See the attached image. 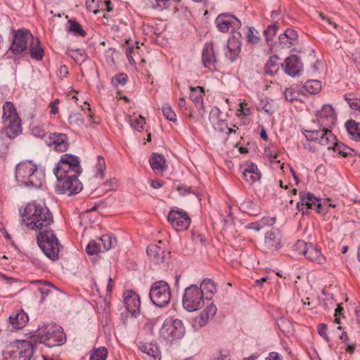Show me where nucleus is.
<instances>
[{"label":"nucleus","mask_w":360,"mask_h":360,"mask_svg":"<svg viewBox=\"0 0 360 360\" xmlns=\"http://www.w3.org/2000/svg\"><path fill=\"white\" fill-rule=\"evenodd\" d=\"M316 117L320 129L304 130L305 137L309 141H318L321 146L328 145L335 140V136L330 130L337 120L334 109L330 105H323L321 110L318 111Z\"/></svg>","instance_id":"nucleus-1"},{"label":"nucleus","mask_w":360,"mask_h":360,"mask_svg":"<svg viewBox=\"0 0 360 360\" xmlns=\"http://www.w3.org/2000/svg\"><path fill=\"white\" fill-rule=\"evenodd\" d=\"M22 222L30 230L48 229L53 223V216L44 202L36 200L27 203L20 214Z\"/></svg>","instance_id":"nucleus-2"},{"label":"nucleus","mask_w":360,"mask_h":360,"mask_svg":"<svg viewBox=\"0 0 360 360\" xmlns=\"http://www.w3.org/2000/svg\"><path fill=\"white\" fill-rule=\"evenodd\" d=\"M15 179L20 186L39 188L44 180V175L38 171L37 166L32 161L25 160L16 165Z\"/></svg>","instance_id":"nucleus-3"},{"label":"nucleus","mask_w":360,"mask_h":360,"mask_svg":"<svg viewBox=\"0 0 360 360\" xmlns=\"http://www.w3.org/2000/svg\"><path fill=\"white\" fill-rule=\"evenodd\" d=\"M32 338L48 347L61 346L66 342L63 328L55 323H46L39 327Z\"/></svg>","instance_id":"nucleus-4"},{"label":"nucleus","mask_w":360,"mask_h":360,"mask_svg":"<svg viewBox=\"0 0 360 360\" xmlns=\"http://www.w3.org/2000/svg\"><path fill=\"white\" fill-rule=\"evenodd\" d=\"M37 243L49 259L52 261L58 259L61 245L51 226L39 231L37 235Z\"/></svg>","instance_id":"nucleus-5"},{"label":"nucleus","mask_w":360,"mask_h":360,"mask_svg":"<svg viewBox=\"0 0 360 360\" xmlns=\"http://www.w3.org/2000/svg\"><path fill=\"white\" fill-rule=\"evenodd\" d=\"M3 110L2 120L6 127L4 131L0 133V136L5 134L9 139H13L22 132L21 120L11 102H6L3 106Z\"/></svg>","instance_id":"nucleus-6"},{"label":"nucleus","mask_w":360,"mask_h":360,"mask_svg":"<svg viewBox=\"0 0 360 360\" xmlns=\"http://www.w3.org/2000/svg\"><path fill=\"white\" fill-rule=\"evenodd\" d=\"M82 172L79 158L70 153L61 155L60 162L54 169L57 179H64L72 174L79 175Z\"/></svg>","instance_id":"nucleus-7"},{"label":"nucleus","mask_w":360,"mask_h":360,"mask_svg":"<svg viewBox=\"0 0 360 360\" xmlns=\"http://www.w3.org/2000/svg\"><path fill=\"white\" fill-rule=\"evenodd\" d=\"M36 345L25 340H17L11 343L5 352V360H30Z\"/></svg>","instance_id":"nucleus-8"},{"label":"nucleus","mask_w":360,"mask_h":360,"mask_svg":"<svg viewBox=\"0 0 360 360\" xmlns=\"http://www.w3.org/2000/svg\"><path fill=\"white\" fill-rule=\"evenodd\" d=\"M149 297L153 304L162 308L167 306L171 300V290L168 283L162 280L154 282L150 289Z\"/></svg>","instance_id":"nucleus-9"},{"label":"nucleus","mask_w":360,"mask_h":360,"mask_svg":"<svg viewBox=\"0 0 360 360\" xmlns=\"http://www.w3.org/2000/svg\"><path fill=\"white\" fill-rule=\"evenodd\" d=\"M204 304L202 289H200L195 285H191L185 289L182 298V304L186 311L189 312L197 311L201 309Z\"/></svg>","instance_id":"nucleus-10"},{"label":"nucleus","mask_w":360,"mask_h":360,"mask_svg":"<svg viewBox=\"0 0 360 360\" xmlns=\"http://www.w3.org/2000/svg\"><path fill=\"white\" fill-rule=\"evenodd\" d=\"M160 336L165 340L172 341L181 338L185 334V328L180 319H167L159 332Z\"/></svg>","instance_id":"nucleus-11"},{"label":"nucleus","mask_w":360,"mask_h":360,"mask_svg":"<svg viewBox=\"0 0 360 360\" xmlns=\"http://www.w3.org/2000/svg\"><path fill=\"white\" fill-rule=\"evenodd\" d=\"M167 221L177 231L187 230L191 224V219L183 210H171L167 215Z\"/></svg>","instance_id":"nucleus-12"},{"label":"nucleus","mask_w":360,"mask_h":360,"mask_svg":"<svg viewBox=\"0 0 360 360\" xmlns=\"http://www.w3.org/2000/svg\"><path fill=\"white\" fill-rule=\"evenodd\" d=\"M215 24L219 31L227 32L230 29L235 34L236 30L240 28L241 22L234 15L224 13L218 15L215 20Z\"/></svg>","instance_id":"nucleus-13"},{"label":"nucleus","mask_w":360,"mask_h":360,"mask_svg":"<svg viewBox=\"0 0 360 360\" xmlns=\"http://www.w3.org/2000/svg\"><path fill=\"white\" fill-rule=\"evenodd\" d=\"M29 39L33 40V36L30 31L25 29L17 30L13 35L10 50L15 55L21 53L27 49Z\"/></svg>","instance_id":"nucleus-14"},{"label":"nucleus","mask_w":360,"mask_h":360,"mask_svg":"<svg viewBox=\"0 0 360 360\" xmlns=\"http://www.w3.org/2000/svg\"><path fill=\"white\" fill-rule=\"evenodd\" d=\"M296 245L298 248H302V252L306 259L319 264L325 262V257L314 243H306L303 240H298Z\"/></svg>","instance_id":"nucleus-15"},{"label":"nucleus","mask_w":360,"mask_h":360,"mask_svg":"<svg viewBox=\"0 0 360 360\" xmlns=\"http://www.w3.org/2000/svg\"><path fill=\"white\" fill-rule=\"evenodd\" d=\"M47 146L53 147L57 152H65L70 147V142L68 136L63 133H51L45 139Z\"/></svg>","instance_id":"nucleus-16"},{"label":"nucleus","mask_w":360,"mask_h":360,"mask_svg":"<svg viewBox=\"0 0 360 360\" xmlns=\"http://www.w3.org/2000/svg\"><path fill=\"white\" fill-rule=\"evenodd\" d=\"M79 175L72 174L64 179H58L60 181L61 193H68L69 195L77 194L82 189V184L79 181Z\"/></svg>","instance_id":"nucleus-17"},{"label":"nucleus","mask_w":360,"mask_h":360,"mask_svg":"<svg viewBox=\"0 0 360 360\" xmlns=\"http://www.w3.org/2000/svg\"><path fill=\"white\" fill-rule=\"evenodd\" d=\"M282 67L285 73L292 77L300 76L303 70V64L300 58L295 54L287 57Z\"/></svg>","instance_id":"nucleus-18"},{"label":"nucleus","mask_w":360,"mask_h":360,"mask_svg":"<svg viewBox=\"0 0 360 360\" xmlns=\"http://www.w3.org/2000/svg\"><path fill=\"white\" fill-rule=\"evenodd\" d=\"M282 234L277 229L267 231L264 237V248L266 251L274 252L282 247Z\"/></svg>","instance_id":"nucleus-19"},{"label":"nucleus","mask_w":360,"mask_h":360,"mask_svg":"<svg viewBox=\"0 0 360 360\" xmlns=\"http://www.w3.org/2000/svg\"><path fill=\"white\" fill-rule=\"evenodd\" d=\"M124 303L127 310L134 316L139 314L140 309V297L139 295L132 291L128 290L124 293Z\"/></svg>","instance_id":"nucleus-20"},{"label":"nucleus","mask_w":360,"mask_h":360,"mask_svg":"<svg viewBox=\"0 0 360 360\" xmlns=\"http://www.w3.org/2000/svg\"><path fill=\"white\" fill-rule=\"evenodd\" d=\"M240 33L236 32L233 34V37L230 38L227 41V51L225 53V56L231 62L236 60V58L238 56L240 52L242 45L240 41Z\"/></svg>","instance_id":"nucleus-21"},{"label":"nucleus","mask_w":360,"mask_h":360,"mask_svg":"<svg viewBox=\"0 0 360 360\" xmlns=\"http://www.w3.org/2000/svg\"><path fill=\"white\" fill-rule=\"evenodd\" d=\"M300 201L297 203V209L302 212L303 214L308 215L309 212L308 210H312L313 207L317 202V201H321V198H319L311 193H300Z\"/></svg>","instance_id":"nucleus-22"},{"label":"nucleus","mask_w":360,"mask_h":360,"mask_svg":"<svg viewBox=\"0 0 360 360\" xmlns=\"http://www.w3.org/2000/svg\"><path fill=\"white\" fill-rule=\"evenodd\" d=\"M139 349L144 354L145 360H160V351L156 343L139 342Z\"/></svg>","instance_id":"nucleus-23"},{"label":"nucleus","mask_w":360,"mask_h":360,"mask_svg":"<svg viewBox=\"0 0 360 360\" xmlns=\"http://www.w3.org/2000/svg\"><path fill=\"white\" fill-rule=\"evenodd\" d=\"M216 313L217 307L212 303L210 304L194 319V326L198 328L204 327L214 317Z\"/></svg>","instance_id":"nucleus-24"},{"label":"nucleus","mask_w":360,"mask_h":360,"mask_svg":"<svg viewBox=\"0 0 360 360\" xmlns=\"http://www.w3.org/2000/svg\"><path fill=\"white\" fill-rule=\"evenodd\" d=\"M202 60L205 68L211 71L216 70L217 59L211 44L205 45L202 49Z\"/></svg>","instance_id":"nucleus-25"},{"label":"nucleus","mask_w":360,"mask_h":360,"mask_svg":"<svg viewBox=\"0 0 360 360\" xmlns=\"http://www.w3.org/2000/svg\"><path fill=\"white\" fill-rule=\"evenodd\" d=\"M191 94L190 98L193 102L200 116H203L205 113V108L203 103L204 89L202 86L193 87L190 86Z\"/></svg>","instance_id":"nucleus-26"},{"label":"nucleus","mask_w":360,"mask_h":360,"mask_svg":"<svg viewBox=\"0 0 360 360\" xmlns=\"http://www.w3.org/2000/svg\"><path fill=\"white\" fill-rule=\"evenodd\" d=\"M243 177L250 185H252L261 178V173L256 164L248 163L243 170Z\"/></svg>","instance_id":"nucleus-27"},{"label":"nucleus","mask_w":360,"mask_h":360,"mask_svg":"<svg viewBox=\"0 0 360 360\" xmlns=\"http://www.w3.org/2000/svg\"><path fill=\"white\" fill-rule=\"evenodd\" d=\"M329 150H333L337 152L339 155L344 158H347L349 155H354V150L349 146H347L342 142L338 141L337 138L335 140L330 142L328 145H326Z\"/></svg>","instance_id":"nucleus-28"},{"label":"nucleus","mask_w":360,"mask_h":360,"mask_svg":"<svg viewBox=\"0 0 360 360\" xmlns=\"http://www.w3.org/2000/svg\"><path fill=\"white\" fill-rule=\"evenodd\" d=\"M28 320V315L23 310H20L9 317V322L15 329L22 328Z\"/></svg>","instance_id":"nucleus-29"},{"label":"nucleus","mask_w":360,"mask_h":360,"mask_svg":"<svg viewBox=\"0 0 360 360\" xmlns=\"http://www.w3.org/2000/svg\"><path fill=\"white\" fill-rule=\"evenodd\" d=\"M149 162L153 171L163 172L167 168L165 156L160 153H153L150 157Z\"/></svg>","instance_id":"nucleus-30"},{"label":"nucleus","mask_w":360,"mask_h":360,"mask_svg":"<svg viewBox=\"0 0 360 360\" xmlns=\"http://www.w3.org/2000/svg\"><path fill=\"white\" fill-rule=\"evenodd\" d=\"M98 243L101 246V251L105 252L117 246V240L112 235L105 234L98 238Z\"/></svg>","instance_id":"nucleus-31"},{"label":"nucleus","mask_w":360,"mask_h":360,"mask_svg":"<svg viewBox=\"0 0 360 360\" xmlns=\"http://www.w3.org/2000/svg\"><path fill=\"white\" fill-rule=\"evenodd\" d=\"M345 127L351 139L355 141H360V122L349 120L345 122Z\"/></svg>","instance_id":"nucleus-32"},{"label":"nucleus","mask_w":360,"mask_h":360,"mask_svg":"<svg viewBox=\"0 0 360 360\" xmlns=\"http://www.w3.org/2000/svg\"><path fill=\"white\" fill-rule=\"evenodd\" d=\"M30 56L32 59L37 61L42 60L44 51L43 47L40 44V41L38 39H34L30 46Z\"/></svg>","instance_id":"nucleus-33"},{"label":"nucleus","mask_w":360,"mask_h":360,"mask_svg":"<svg viewBox=\"0 0 360 360\" xmlns=\"http://www.w3.org/2000/svg\"><path fill=\"white\" fill-rule=\"evenodd\" d=\"M148 255L155 263H161L164 260V250L155 245H149L146 250Z\"/></svg>","instance_id":"nucleus-34"},{"label":"nucleus","mask_w":360,"mask_h":360,"mask_svg":"<svg viewBox=\"0 0 360 360\" xmlns=\"http://www.w3.org/2000/svg\"><path fill=\"white\" fill-rule=\"evenodd\" d=\"M67 32L72 33L76 37H85L86 31L82 26L75 19H70L67 22Z\"/></svg>","instance_id":"nucleus-35"},{"label":"nucleus","mask_w":360,"mask_h":360,"mask_svg":"<svg viewBox=\"0 0 360 360\" xmlns=\"http://www.w3.org/2000/svg\"><path fill=\"white\" fill-rule=\"evenodd\" d=\"M278 60L279 58L276 55H273L269 58L264 68V71L266 75L274 76L278 72L279 70L278 64Z\"/></svg>","instance_id":"nucleus-36"},{"label":"nucleus","mask_w":360,"mask_h":360,"mask_svg":"<svg viewBox=\"0 0 360 360\" xmlns=\"http://www.w3.org/2000/svg\"><path fill=\"white\" fill-rule=\"evenodd\" d=\"M277 325L281 331L287 337L292 336L294 334V327L292 323L284 317H281L277 321Z\"/></svg>","instance_id":"nucleus-37"},{"label":"nucleus","mask_w":360,"mask_h":360,"mask_svg":"<svg viewBox=\"0 0 360 360\" xmlns=\"http://www.w3.org/2000/svg\"><path fill=\"white\" fill-rule=\"evenodd\" d=\"M239 209L243 212L247 213L251 216H257L259 214V211L256 207L255 203L249 199L245 200L240 203Z\"/></svg>","instance_id":"nucleus-38"},{"label":"nucleus","mask_w":360,"mask_h":360,"mask_svg":"<svg viewBox=\"0 0 360 360\" xmlns=\"http://www.w3.org/2000/svg\"><path fill=\"white\" fill-rule=\"evenodd\" d=\"M68 55L77 64H82L87 59V56L84 53V51L81 49H71L68 51Z\"/></svg>","instance_id":"nucleus-39"},{"label":"nucleus","mask_w":360,"mask_h":360,"mask_svg":"<svg viewBox=\"0 0 360 360\" xmlns=\"http://www.w3.org/2000/svg\"><path fill=\"white\" fill-rule=\"evenodd\" d=\"M30 283L32 284H39L40 285L38 288V290L42 295L41 300H44V297L46 295H48L51 292V288H55V287L50 282L44 281L42 280L32 281Z\"/></svg>","instance_id":"nucleus-40"},{"label":"nucleus","mask_w":360,"mask_h":360,"mask_svg":"<svg viewBox=\"0 0 360 360\" xmlns=\"http://www.w3.org/2000/svg\"><path fill=\"white\" fill-rule=\"evenodd\" d=\"M278 28L279 25L277 23H274L268 25L266 30H264V35L265 36L266 41L269 46H271V42L276 36Z\"/></svg>","instance_id":"nucleus-41"},{"label":"nucleus","mask_w":360,"mask_h":360,"mask_svg":"<svg viewBox=\"0 0 360 360\" xmlns=\"http://www.w3.org/2000/svg\"><path fill=\"white\" fill-rule=\"evenodd\" d=\"M304 89L311 94H315L321 89V83L319 80L310 79L304 84Z\"/></svg>","instance_id":"nucleus-42"},{"label":"nucleus","mask_w":360,"mask_h":360,"mask_svg":"<svg viewBox=\"0 0 360 360\" xmlns=\"http://www.w3.org/2000/svg\"><path fill=\"white\" fill-rule=\"evenodd\" d=\"M108 354V349L104 347H101L92 351L90 360H105Z\"/></svg>","instance_id":"nucleus-43"},{"label":"nucleus","mask_w":360,"mask_h":360,"mask_svg":"<svg viewBox=\"0 0 360 360\" xmlns=\"http://www.w3.org/2000/svg\"><path fill=\"white\" fill-rule=\"evenodd\" d=\"M30 129L32 134L36 137L44 138L46 136V129L43 124L32 123L30 124Z\"/></svg>","instance_id":"nucleus-44"},{"label":"nucleus","mask_w":360,"mask_h":360,"mask_svg":"<svg viewBox=\"0 0 360 360\" xmlns=\"http://www.w3.org/2000/svg\"><path fill=\"white\" fill-rule=\"evenodd\" d=\"M200 289H202V292L204 294V292H209L211 295H212L216 292V286L214 281L210 278L204 279L201 283Z\"/></svg>","instance_id":"nucleus-45"},{"label":"nucleus","mask_w":360,"mask_h":360,"mask_svg":"<svg viewBox=\"0 0 360 360\" xmlns=\"http://www.w3.org/2000/svg\"><path fill=\"white\" fill-rule=\"evenodd\" d=\"M298 38V34L295 30L293 29L288 28L285 30L283 34H281L278 37V40H282V39H287V41H290L291 43V46L293 42L296 41Z\"/></svg>","instance_id":"nucleus-46"},{"label":"nucleus","mask_w":360,"mask_h":360,"mask_svg":"<svg viewBox=\"0 0 360 360\" xmlns=\"http://www.w3.org/2000/svg\"><path fill=\"white\" fill-rule=\"evenodd\" d=\"M128 80V76L125 73H119L115 75L111 79V83L115 87H118L119 85L124 86Z\"/></svg>","instance_id":"nucleus-47"},{"label":"nucleus","mask_w":360,"mask_h":360,"mask_svg":"<svg viewBox=\"0 0 360 360\" xmlns=\"http://www.w3.org/2000/svg\"><path fill=\"white\" fill-rule=\"evenodd\" d=\"M163 115L165 118L173 122H176V115L169 104H165L162 107Z\"/></svg>","instance_id":"nucleus-48"},{"label":"nucleus","mask_w":360,"mask_h":360,"mask_svg":"<svg viewBox=\"0 0 360 360\" xmlns=\"http://www.w3.org/2000/svg\"><path fill=\"white\" fill-rule=\"evenodd\" d=\"M247 39L249 44L253 45L259 42L260 37L258 36V32L254 27H248Z\"/></svg>","instance_id":"nucleus-49"},{"label":"nucleus","mask_w":360,"mask_h":360,"mask_svg":"<svg viewBox=\"0 0 360 360\" xmlns=\"http://www.w3.org/2000/svg\"><path fill=\"white\" fill-rule=\"evenodd\" d=\"M262 109L269 115H271L276 110L275 103L271 99L261 101Z\"/></svg>","instance_id":"nucleus-50"},{"label":"nucleus","mask_w":360,"mask_h":360,"mask_svg":"<svg viewBox=\"0 0 360 360\" xmlns=\"http://www.w3.org/2000/svg\"><path fill=\"white\" fill-rule=\"evenodd\" d=\"M145 122L143 120V117L141 115H139L134 119H130V125L131 127L136 129L138 131H141L143 130Z\"/></svg>","instance_id":"nucleus-51"},{"label":"nucleus","mask_w":360,"mask_h":360,"mask_svg":"<svg viewBox=\"0 0 360 360\" xmlns=\"http://www.w3.org/2000/svg\"><path fill=\"white\" fill-rule=\"evenodd\" d=\"M86 252L89 255H94L102 251L98 242L95 240H91L86 247Z\"/></svg>","instance_id":"nucleus-52"},{"label":"nucleus","mask_w":360,"mask_h":360,"mask_svg":"<svg viewBox=\"0 0 360 360\" xmlns=\"http://www.w3.org/2000/svg\"><path fill=\"white\" fill-rule=\"evenodd\" d=\"M264 155L269 158L271 163L280 164L281 162L279 160H275L278 157V153L272 150L270 147H266L264 148Z\"/></svg>","instance_id":"nucleus-53"},{"label":"nucleus","mask_w":360,"mask_h":360,"mask_svg":"<svg viewBox=\"0 0 360 360\" xmlns=\"http://www.w3.org/2000/svg\"><path fill=\"white\" fill-rule=\"evenodd\" d=\"M299 93L292 88H286L284 91V96L285 99L290 103H292L294 101L297 100L299 97Z\"/></svg>","instance_id":"nucleus-54"},{"label":"nucleus","mask_w":360,"mask_h":360,"mask_svg":"<svg viewBox=\"0 0 360 360\" xmlns=\"http://www.w3.org/2000/svg\"><path fill=\"white\" fill-rule=\"evenodd\" d=\"M150 6L154 9L160 11L164 10L167 7V4L170 0H148Z\"/></svg>","instance_id":"nucleus-55"},{"label":"nucleus","mask_w":360,"mask_h":360,"mask_svg":"<svg viewBox=\"0 0 360 360\" xmlns=\"http://www.w3.org/2000/svg\"><path fill=\"white\" fill-rule=\"evenodd\" d=\"M97 160H98V163L96 167V169H97L96 176H100L101 178H103V171L105 169V160L101 155H98L97 157Z\"/></svg>","instance_id":"nucleus-56"},{"label":"nucleus","mask_w":360,"mask_h":360,"mask_svg":"<svg viewBox=\"0 0 360 360\" xmlns=\"http://www.w3.org/2000/svg\"><path fill=\"white\" fill-rule=\"evenodd\" d=\"M345 99L347 101V103L350 106V108L353 110H359L360 98H354L349 97L347 95L345 96Z\"/></svg>","instance_id":"nucleus-57"},{"label":"nucleus","mask_w":360,"mask_h":360,"mask_svg":"<svg viewBox=\"0 0 360 360\" xmlns=\"http://www.w3.org/2000/svg\"><path fill=\"white\" fill-rule=\"evenodd\" d=\"M327 325L325 324V323H319L318 326H317V331H318V333L320 336H321L325 340H326L327 342L329 341V338L327 335Z\"/></svg>","instance_id":"nucleus-58"},{"label":"nucleus","mask_w":360,"mask_h":360,"mask_svg":"<svg viewBox=\"0 0 360 360\" xmlns=\"http://www.w3.org/2000/svg\"><path fill=\"white\" fill-rule=\"evenodd\" d=\"M218 124L220 127L219 130L221 131H224V130L227 129L226 134L228 135V136L231 134H236L237 131V129H238V127L236 128V129H233V128H229L228 127L227 123L222 120H219L218 122Z\"/></svg>","instance_id":"nucleus-59"},{"label":"nucleus","mask_w":360,"mask_h":360,"mask_svg":"<svg viewBox=\"0 0 360 360\" xmlns=\"http://www.w3.org/2000/svg\"><path fill=\"white\" fill-rule=\"evenodd\" d=\"M276 219L273 217H263L261 220V224H263V228L266 226H273L276 223Z\"/></svg>","instance_id":"nucleus-60"},{"label":"nucleus","mask_w":360,"mask_h":360,"mask_svg":"<svg viewBox=\"0 0 360 360\" xmlns=\"http://www.w3.org/2000/svg\"><path fill=\"white\" fill-rule=\"evenodd\" d=\"M176 190L179 193L180 195H185L186 194H189L193 193L191 188L188 187L186 185H180L176 187Z\"/></svg>","instance_id":"nucleus-61"},{"label":"nucleus","mask_w":360,"mask_h":360,"mask_svg":"<svg viewBox=\"0 0 360 360\" xmlns=\"http://www.w3.org/2000/svg\"><path fill=\"white\" fill-rule=\"evenodd\" d=\"M262 228L263 224H261L260 221L249 223L248 224L246 225L247 229H253L257 231L261 230Z\"/></svg>","instance_id":"nucleus-62"},{"label":"nucleus","mask_w":360,"mask_h":360,"mask_svg":"<svg viewBox=\"0 0 360 360\" xmlns=\"http://www.w3.org/2000/svg\"><path fill=\"white\" fill-rule=\"evenodd\" d=\"M342 311H343V308L342 307V306L340 304H338V307L336 308V309L335 311V314H334V316H335L334 321L337 324H340V319L342 314Z\"/></svg>","instance_id":"nucleus-63"},{"label":"nucleus","mask_w":360,"mask_h":360,"mask_svg":"<svg viewBox=\"0 0 360 360\" xmlns=\"http://www.w3.org/2000/svg\"><path fill=\"white\" fill-rule=\"evenodd\" d=\"M265 360H282V357L278 353L271 352L269 354L268 356L266 357Z\"/></svg>","instance_id":"nucleus-64"}]
</instances>
